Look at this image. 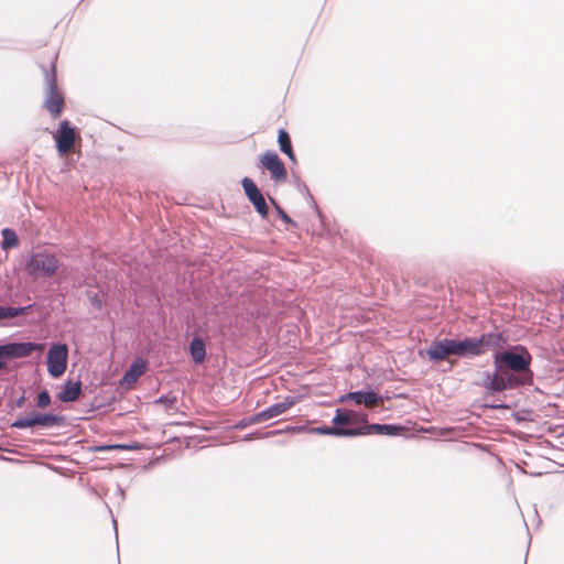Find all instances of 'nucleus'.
<instances>
[{"mask_svg":"<svg viewBox=\"0 0 564 564\" xmlns=\"http://www.w3.org/2000/svg\"><path fill=\"white\" fill-rule=\"evenodd\" d=\"M56 61L57 53L50 52L46 56L45 63L40 64L47 84V94L44 100V108L54 119H57L62 115L65 107L64 95L57 87Z\"/></svg>","mask_w":564,"mask_h":564,"instance_id":"obj_1","label":"nucleus"},{"mask_svg":"<svg viewBox=\"0 0 564 564\" xmlns=\"http://www.w3.org/2000/svg\"><path fill=\"white\" fill-rule=\"evenodd\" d=\"M502 344V335L497 333L482 334L480 337H466L462 340L456 339V356H480L484 355L489 349H501Z\"/></svg>","mask_w":564,"mask_h":564,"instance_id":"obj_2","label":"nucleus"},{"mask_svg":"<svg viewBox=\"0 0 564 564\" xmlns=\"http://www.w3.org/2000/svg\"><path fill=\"white\" fill-rule=\"evenodd\" d=\"M59 261L46 250L32 253L25 262V271L33 279L52 278L58 270Z\"/></svg>","mask_w":564,"mask_h":564,"instance_id":"obj_3","label":"nucleus"},{"mask_svg":"<svg viewBox=\"0 0 564 564\" xmlns=\"http://www.w3.org/2000/svg\"><path fill=\"white\" fill-rule=\"evenodd\" d=\"M499 350L500 349L496 350V354L494 355V364L499 371L505 369H509L514 372L529 370L531 356L525 349H522L521 354H517L514 351L500 352Z\"/></svg>","mask_w":564,"mask_h":564,"instance_id":"obj_4","label":"nucleus"},{"mask_svg":"<svg viewBox=\"0 0 564 564\" xmlns=\"http://www.w3.org/2000/svg\"><path fill=\"white\" fill-rule=\"evenodd\" d=\"M53 138L56 142V150L62 156L73 152L76 141L80 140L79 134L68 120H63L59 123V128L53 134Z\"/></svg>","mask_w":564,"mask_h":564,"instance_id":"obj_5","label":"nucleus"},{"mask_svg":"<svg viewBox=\"0 0 564 564\" xmlns=\"http://www.w3.org/2000/svg\"><path fill=\"white\" fill-rule=\"evenodd\" d=\"M68 347L54 344L47 352V371L53 378H59L67 369Z\"/></svg>","mask_w":564,"mask_h":564,"instance_id":"obj_6","label":"nucleus"},{"mask_svg":"<svg viewBox=\"0 0 564 564\" xmlns=\"http://www.w3.org/2000/svg\"><path fill=\"white\" fill-rule=\"evenodd\" d=\"M44 348V344L10 343L0 346V359L24 358L33 351H42Z\"/></svg>","mask_w":564,"mask_h":564,"instance_id":"obj_7","label":"nucleus"},{"mask_svg":"<svg viewBox=\"0 0 564 564\" xmlns=\"http://www.w3.org/2000/svg\"><path fill=\"white\" fill-rule=\"evenodd\" d=\"M61 424V419L51 413H32L28 416L20 417L12 423V427L28 429L35 425L52 427Z\"/></svg>","mask_w":564,"mask_h":564,"instance_id":"obj_8","label":"nucleus"},{"mask_svg":"<svg viewBox=\"0 0 564 564\" xmlns=\"http://www.w3.org/2000/svg\"><path fill=\"white\" fill-rule=\"evenodd\" d=\"M261 165L270 172L271 178L276 183H283L286 181L288 173L286 169L279 158V155L273 151H267L260 156Z\"/></svg>","mask_w":564,"mask_h":564,"instance_id":"obj_9","label":"nucleus"},{"mask_svg":"<svg viewBox=\"0 0 564 564\" xmlns=\"http://www.w3.org/2000/svg\"><path fill=\"white\" fill-rule=\"evenodd\" d=\"M241 185L246 196L252 203L256 210L261 215V217L267 218L269 208L257 184L250 177H245L241 181Z\"/></svg>","mask_w":564,"mask_h":564,"instance_id":"obj_10","label":"nucleus"},{"mask_svg":"<svg viewBox=\"0 0 564 564\" xmlns=\"http://www.w3.org/2000/svg\"><path fill=\"white\" fill-rule=\"evenodd\" d=\"M452 355L456 356V339L434 340L426 350V356L432 361H443Z\"/></svg>","mask_w":564,"mask_h":564,"instance_id":"obj_11","label":"nucleus"},{"mask_svg":"<svg viewBox=\"0 0 564 564\" xmlns=\"http://www.w3.org/2000/svg\"><path fill=\"white\" fill-rule=\"evenodd\" d=\"M295 404L294 398L288 397L284 401L275 403L268 409L250 416L246 424H258L285 413Z\"/></svg>","mask_w":564,"mask_h":564,"instance_id":"obj_12","label":"nucleus"},{"mask_svg":"<svg viewBox=\"0 0 564 564\" xmlns=\"http://www.w3.org/2000/svg\"><path fill=\"white\" fill-rule=\"evenodd\" d=\"M488 379L487 388L494 392H499L518 384L517 378L513 375H508L505 370L499 371L497 368L491 376H488Z\"/></svg>","mask_w":564,"mask_h":564,"instance_id":"obj_13","label":"nucleus"},{"mask_svg":"<svg viewBox=\"0 0 564 564\" xmlns=\"http://www.w3.org/2000/svg\"><path fill=\"white\" fill-rule=\"evenodd\" d=\"M352 400L356 404H364L367 408H375L382 404V400L378 394L373 391L362 392L356 391L350 392L343 397L340 401Z\"/></svg>","mask_w":564,"mask_h":564,"instance_id":"obj_14","label":"nucleus"},{"mask_svg":"<svg viewBox=\"0 0 564 564\" xmlns=\"http://www.w3.org/2000/svg\"><path fill=\"white\" fill-rule=\"evenodd\" d=\"M355 436L367 435V434H380V435H397L402 427L391 424H366L365 426L352 429Z\"/></svg>","mask_w":564,"mask_h":564,"instance_id":"obj_15","label":"nucleus"},{"mask_svg":"<svg viewBox=\"0 0 564 564\" xmlns=\"http://www.w3.org/2000/svg\"><path fill=\"white\" fill-rule=\"evenodd\" d=\"M147 365L143 360H135L124 372L120 384L130 389L138 381V379L145 372Z\"/></svg>","mask_w":564,"mask_h":564,"instance_id":"obj_16","label":"nucleus"},{"mask_svg":"<svg viewBox=\"0 0 564 564\" xmlns=\"http://www.w3.org/2000/svg\"><path fill=\"white\" fill-rule=\"evenodd\" d=\"M82 392V384L79 381L72 382L67 381L64 384L63 390L59 393V399L63 402H73L78 399L79 394Z\"/></svg>","mask_w":564,"mask_h":564,"instance_id":"obj_17","label":"nucleus"},{"mask_svg":"<svg viewBox=\"0 0 564 564\" xmlns=\"http://www.w3.org/2000/svg\"><path fill=\"white\" fill-rule=\"evenodd\" d=\"M278 143H279L280 150L284 154H286L292 162H295L296 159H295V153L292 148L291 137L286 130H284V129L279 130Z\"/></svg>","mask_w":564,"mask_h":564,"instance_id":"obj_18","label":"nucleus"},{"mask_svg":"<svg viewBox=\"0 0 564 564\" xmlns=\"http://www.w3.org/2000/svg\"><path fill=\"white\" fill-rule=\"evenodd\" d=\"M311 432L321 435L355 436L352 429H344L337 426L313 427Z\"/></svg>","mask_w":564,"mask_h":564,"instance_id":"obj_19","label":"nucleus"},{"mask_svg":"<svg viewBox=\"0 0 564 564\" xmlns=\"http://www.w3.org/2000/svg\"><path fill=\"white\" fill-rule=\"evenodd\" d=\"M357 413L351 410H336V414L333 417L335 426L340 427L341 425H350L356 422Z\"/></svg>","mask_w":564,"mask_h":564,"instance_id":"obj_20","label":"nucleus"},{"mask_svg":"<svg viewBox=\"0 0 564 564\" xmlns=\"http://www.w3.org/2000/svg\"><path fill=\"white\" fill-rule=\"evenodd\" d=\"M189 351L193 360L196 364H202L206 357L205 344L200 338H194L189 346Z\"/></svg>","mask_w":564,"mask_h":564,"instance_id":"obj_21","label":"nucleus"},{"mask_svg":"<svg viewBox=\"0 0 564 564\" xmlns=\"http://www.w3.org/2000/svg\"><path fill=\"white\" fill-rule=\"evenodd\" d=\"M2 249L8 250L12 248H17L19 246V238L18 235L13 229L4 228L2 230Z\"/></svg>","mask_w":564,"mask_h":564,"instance_id":"obj_22","label":"nucleus"},{"mask_svg":"<svg viewBox=\"0 0 564 564\" xmlns=\"http://www.w3.org/2000/svg\"><path fill=\"white\" fill-rule=\"evenodd\" d=\"M29 307H3V317L10 318L25 314Z\"/></svg>","mask_w":564,"mask_h":564,"instance_id":"obj_23","label":"nucleus"},{"mask_svg":"<svg viewBox=\"0 0 564 564\" xmlns=\"http://www.w3.org/2000/svg\"><path fill=\"white\" fill-rule=\"evenodd\" d=\"M51 404V397L46 390L42 391L37 395L36 405L40 409H45Z\"/></svg>","mask_w":564,"mask_h":564,"instance_id":"obj_24","label":"nucleus"},{"mask_svg":"<svg viewBox=\"0 0 564 564\" xmlns=\"http://www.w3.org/2000/svg\"><path fill=\"white\" fill-rule=\"evenodd\" d=\"M275 208H276V212H278L279 216L281 217V219L285 224L291 225V226H295V223L291 219V217L279 205L275 204Z\"/></svg>","mask_w":564,"mask_h":564,"instance_id":"obj_25","label":"nucleus"},{"mask_svg":"<svg viewBox=\"0 0 564 564\" xmlns=\"http://www.w3.org/2000/svg\"><path fill=\"white\" fill-rule=\"evenodd\" d=\"M156 402L163 403L167 409H175L176 398L162 397Z\"/></svg>","mask_w":564,"mask_h":564,"instance_id":"obj_26","label":"nucleus"},{"mask_svg":"<svg viewBox=\"0 0 564 564\" xmlns=\"http://www.w3.org/2000/svg\"><path fill=\"white\" fill-rule=\"evenodd\" d=\"M108 448L130 449L132 447L131 446H127V445H116V446H110V447H104V449H108Z\"/></svg>","mask_w":564,"mask_h":564,"instance_id":"obj_27","label":"nucleus"},{"mask_svg":"<svg viewBox=\"0 0 564 564\" xmlns=\"http://www.w3.org/2000/svg\"><path fill=\"white\" fill-rule=\"evenodd\" d=\"M6 367V362L3 361V359H0V369H3Z\"/></svg>","mask_w":564,"mask_h":564,"instance_id":"obj_28","label":"nucleus"},{"mask_svg":"<svg viewBox=\"0 0 564 564\" xmlns=\"http://www.w3.org/2000/svg\"><path fill=\"white\" fill-rule=\"evenodd\" d=\"M3 315V307H0V319L4 318Z\"/></svg>","mask_w":564,"mask_h":564,"instance_id":"obj_29","label":"nucleus"}]
</instances>
